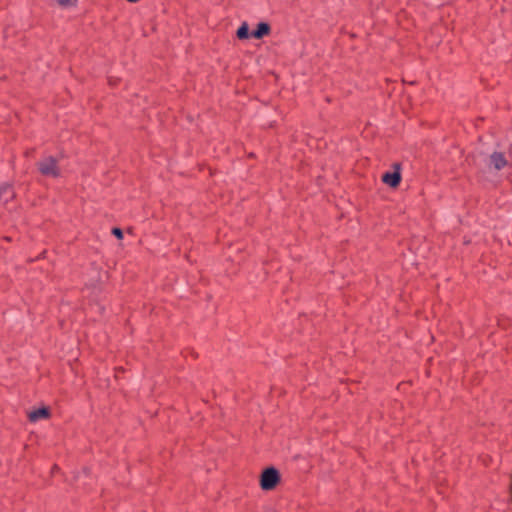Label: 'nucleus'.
Wrapping results in <instances>:
<instances>
[{"label": "nucleus", "mask_w": 512, "mask_h": 512, "mask_svg": "<svg viewBox=\"0 0 512 512\" xmlns=\"http://www.w3.org/2000/svg\"><path fill=\"white\" fill-rule=\"evenodd\" d=\"M38 169L42 175L47 177L56 178L60 176V170L57 166V161L52 156L43 158L38 163Z\"/></svg>", "instance_id": "2"}, {"label": "nucleus", "mask_w": 512, "mask_h": 512, "mask_svg": "<svg viewBox=\"0 0 512 512\" xmlns=\"http://www.w3.org/2000/svg\"><path fill=\"white\" fill-rule=\"evenodd\" d=\"M280 480L279 472L274 467H269L262 472L260 486L263 490H272Z\"/></svg>", "instance_id": "1"}, {"label": "nucleus", "mask_w": 512, "mask_h": 512, "mask_svg": "<svg viewBox=\"0 0 512 512\" xmlns=\"http://www.w3.org/2000/svg\"><path fill=\"white\" fill-rule=\"evenodd\" d=\"M77 0H57L61 6H74Z\"/></svg>", "instance_id": "9"}, {"label": "nucleus", "mask_w": 512, "mask_h": 512, "mask_svg": "<svg viewBox=\"0 0 512 512\" xmlns=\"http://www.w3.org/2000/svg\"><path fill=\"white\" fill-rule=\"evenodd\" d=\"M49 416V410L45 407L36 409L29 413V420L31 422H36L40 419L47 418Z\"/></svg>", "instance_id": "7"}, {"label": "nucleus", "mask_w": 512, "mask_h": 512, "mask_svg": "<svg viewBox=\"0 0 512 512\" xmlns=\"http://www.w3.org/2000/svg\"><path fill=\"white\" fill-rule=\"evenodd\" d=\"M249 36V27L246 22H244L237 30V37L239 39H246Z\"/></svg>", "instance_id": "8"}, {"label": "nucleus", "mask_w": 512, "mask_h": 512, "mask_svg": "<svg viewBox=\"0 0 512 512\" xmlns=\"http://www.w3.org/2000/svg\"><path fill=\"white\" fill-rule=\"evenodd\" d=\"M400 180L401 175L398 171L386 172L382 176V181L391 187H396L400 183Z\"/></svg>", "instance_id": "5"}, {"label": "nucleus", "mask_w": 512, "mask_h": 512, "mask_svg": "<svg viewBox=\"0 0 512 512\" xmlns=\"http://www.w3.org/2000/svg\"><path fill=\"white\" fill-rule=\"evenodd\" d=\"M128 1L134 3V2H137L138 0H128Z\"/></svg>", "instance_id": "11"}, {"label": "nucleus", "mask_w": 512, "mask_h": 512, "mask_svg": "<svg viewBox=\"0 0 512 512\" xmlns=\"http://www.w3.org/2000/svg\"><path fill=\"white\" fill-rule=\"evenodd\" d=\"M112 234L115 235L119 239H121L123 237V233L120 228H113Z\"/></svg>", "instance_id": "10"}, {"label": "nucleus", "mask_w": 512, "mask_h": 512, "mask_svg": "<svg viewBox=\"0 0 512 512\" xmlns=\"http://www.w3.org/2000/svg\"><path fill=\"white\" fill-rule=\"evenodd\" d=\"M270 26L266 22H260L256 29H254L251 33V36L256 39H261L263 36L269 34Z\"/></svg>", "instance_id": "6"}, {"label": "nucleus", "mask_w": 512, "mask_h": 512, "mask_svg": "<svg viewBox=\"0 0 512 512\" xmlns=\"http://www.w3.org/2000/svg\"><path fill=\"white\" fill-rule=\"evenodd\" d=\"M486 165L490 170L500 171L508 165V161L502 152L495 151L489 156Z\"/></svg>", "instance_id": "3"}, {"label": "nucleus", "mask_w": 512, "mask_h": 512, "mask_svg": "<svg viewBox=\"0 0 512 512\" xmlns=\"http://www.w3.org/2000/svg\"><path fill=\"white\" fill-rule=\"evenodd\" d=\"M14 196L15 193L10 184L4 183L0 185V202L7 203L12 200Z\"/></svg>", "instance_id": "4"}]
</instances>
